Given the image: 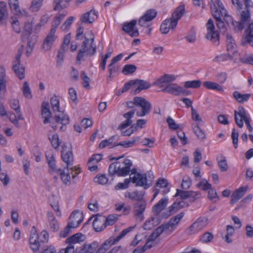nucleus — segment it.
<instances>
[{
    "mask_svg": "<svg viewBox=\"0 0 253 253\" xmlns=\"http://www.w3.org/2000/svg\"><path fill=\"white\" fill-rule=\"evenodd\" d=\"M157 12L154 9H150L148 10L143 16L148 21L152 20L157 15Z\"/></svg>",
    "mask_w": 253,
    "mask_h": 253,
    "instance_id": "nucleus-51",
    "label": "nucleus"
},
{
    "mask_svg": "<svg viewBox=\"0 0 253 253\" xmlns=\"http://www.w3.org/2000/svg\"><path fill=\"white\" fill-rule=\"evenodd\" d=\"M116 243V242L114 239V237H111L108 239L106 240L101 246L105 249V250L107 251L111 246Z\"/></svg>",
    "mask_w": 253,
    "mask_h": 253,
    "instance_id": "nucleus-54",
    "label": "nucleus"
},
{
    "mask_svg": "<svg viewBox=\"0 0 253 253\" xmlns=\"http://www.w3.org/2000/svg\"><path fill=\"white\" fill-rule=\"evenodd\" d=\"M50 104L51 105L52 110L54 112H56L59 111V100L58 99L57 96L54 95L50 100Z\"/></svg>",
    "mask_w": 253,
    "mask_h": 253,
    "instance_id": "nucleus-43",
    "label": "nucleus"
},
{
    "mask_svg": "<svg viewBox=\"0 0 253 253\" xmlns=\"http://www.w3.org/2000/svg\"><path fill=\"white\" fill-rule=\"evenodd\" d=\"M8 17V13L6 3L0 2V25L5 26Z\"/></svg>",
    "mask_w": 253,
    "mask_h": 253,
    "instance_id": "nucleus-26",
    "label": "nucleus"
},
{
    "mask_svg": "<svg viewBox=\"0 0 253 253\" xmlns=\"http://www.w3.org/2000/svg\"><path fill=\"white\" fill-rule=\"evenodd\" d=\"M32 30V24L31 22H27L25 23L24 26V31L22 33V41L26 40L31 35Z\"/></svg>",
    "mask_w": 253,
    "mask_h": 253,
    "instance_id": "nucleus-37",
    "label": "nucleus"
},
{
    "mask_svg": "<svg viewBox=\"0 0 253 253\" xmlns=\"http://www.w3.org/2000/svg\"><path fill=\"white\" fill-rule=\"evenodd\" d=\"M137 23L136 20H132L128 23H124L123 26V30L131 37H138L139 32L138 29L135 28Z\"/></svg>",
    "mask_w": 253,
    "mask_h": 253,
    "instance_id": "nucleus-18",
    "label": "nucleus"
},
{
    "mask_svg": "<svg viewBox=\"0 0 253 253\" xmlns=\"http://www.w3.org/2000/svg\"><path fill=\"white\" fill-rule=\"evenodd\" d=\"M239 133L237 131L235 128H233L232 130L231 138L232 139V143L235 148L238 147Z\"/></svg>",
    "mask_w": 253,
    "mask_h": 253,
    "instance_id": "nucleus-53",
    "label": "nucleus"
},
{
    "mask_svg": "<svg viewBox=\"0 0 253 253\" xmlns=\"http://www.w3.org/2000/svg\"><path fill=\"white\" fill-rule=\"evenodd\" d=\"M132 162L130 160H124L122 163L117 161L109 166V174L110 175L116 174L118 176H125L129 174Z\"/></svg>",
    "mask_w": 253,
    "mask_h": 253,
    "instance_id": "nucleus-5",
    "label": "nucleus"
},
{
    "mask_svg": "<svg viewBox=\"0 0 253 253\" xmlns=\"http://www.w3.org/2000/svg\"><path fill=\"white\" fill-rule=\"evenodd\" d=\"M233 97L239 103L247 101L249 99L251 95L250 94H242L238 91H234L233 94Z\"/></svg>",
    "mask_w": 253,
    "mask_h": 253,
    "instance_id": "nucleus-36",
    "label": "nucleus"
},
{
    "mask_svg": "<svg viewBox=\"0 0 253 253\" xmlns=\"http://www.w3.org/2000/svg\"><path fill=\"white\" fill-rule=\"evenodd\" d=\"M43 0H33L30 9L33 12L38 11L41 7Z\"/></svg>",
    "mask_w": 253,
    "mask_h": 253,
    "instance_id": "nucleus-48",
    "label": "nucleus"
},
{
    "mask_svg": "<svg viewBox=\"0 0 253 253\" xmlns=\"http://www.w3.org/2000/svg\"><path fill=\"white\" fill-rule=\"evenodd\" d=\"M48 238L49 235L46 230L42 231L39 236L37 233L36 227L33 226L31 231L29 239L31 248L33 252L35 253L39 250L40 247L39 239L41 242L46 243L48 241Z\"/></svg>",
    "mask_w": 253,
    "mask_h": 253,
    "instance_id": "nucleus-6",
    "label": "nucleus"
},
{
    "mask_svg": "<svg viewBox=\"0 0 253 253\" xmlns=\"http://www.w3.org/2000/svg\"><path fill=\"white\" fill-rule=\"evenodd\" d=\"M85 237L84 235L80 233H76L71 237L68 238L66 240V243L76 248L77 246H79L81 242H83L85 240Z\"/></svg>",
    "mask_w": 253,
    "mask_h": 253,
    "instance_id": "nucleus-22",
    "label": "nucleus"
},
{
    "mask_svg": "<svg viewBox=\"0 0 253 253\" xmlns=\"http://www.w3.org/2000/svg\"><path fill=\"white\" fill-rule=\"evenodd\" d=\"M130 178L132 183L136 184V186H142L146 189L151 186L154 176L152 172L150 171L146 174L137 173L136 175L130 177Z\"/></svg>",
    "mask_w": 253,
    "mask_h": 253,
    "instance_id": "nucleus-8",
    "label": "nucleus"
},
{
    "mask_svg": "<svg viewBox=\"0 0 253 253\" xmlns=\"http://www.w3.org/2000/svg\"><path fill=\"white\" fill-rule=\"evenodd\" d=\"M183 202H179L178 203H174L169 208V211L166 212L162 213L163 218H166L170 216L173 213L177 211L179 209L182 208L184 206Z\"/></svg>",
    "mask_w": 253,
    "mask_h": 253,
    "instance_id": "nucleus-28",
    "label": "nucleus"
},
{
    "mask_svg": "<svg viewBox=\"0 0 253 253\" xmlns=\"http://www.w3.org/2000/svg\"><path fill=\"white\" fill-rule=\"evenodd\" d=\"M213 238V236L211 233L206 232L201 237L200 241L203 243H208L211 242Z\"/></svg>",
    "mask_w": 253,
    "mask_h": 253,
    "instance_id": "nucleus-63",
    "label": "nucleus"
},
{
    "mask_svg": "<svg viewBox=\"0 0 253 253\" xmlns=\"http://www.w3.org/2000/svg\"><path fill=\"white\" fill-rule=\"evenodd\" d=\"M74 19V17H72V16L69 17L62 25L61 27V29L63 31L68 30L69 29L70 25L73 23Z\"/></svg>",
    "mask_w": 253,
    "mask_h": 253,
    "instance_id": "nucleus-58",
    "label": "nucleus"
},
{
    "mask_svg": "<svg viewBox=\"0 0 253 253\" xmlns=\"http://www.w3.org/2000/svg\"><path fill=\"white\" fill-rule=\"evenodd\" d=\"M225 38L226 40V47L228 52L234 54L236 50L235 42L232 36L227 33L225 34Z\"/></svg>",
    "mask_w": 253,
    "mask_h": 253,
    "instance_id": "nucleus-30",
    "label": "nucleus"
},
{
    "mask_svg": "<svg viewBox=\"0 0 253 253\" xmlns=\"http://www.w3.org/2000/svg\"><path fill=\"white\" fill-rule=\"evenodd\" d=\"M126 107L131 110L124 114L123 116L126 120L119 126L121 129L131 124L132 122L131 119L133 117L135 112L138 117H143L149 114L152 108L151 103L141 97H135L132 101L127 102Z\"/></svg>",
    "mask_w": 253,
    "mask_h": 253,
    "instance_id": "nucleus-1",
    "label": "nucleus"
},
{
    "mask_svg": "<svg viewBox=\"0 0 253 253\" xmlns=\"http://www.w3.org/2000/svg\"><path fill=\"white\" fill-rule=\"evenodd\" d=\"M189 195V201L191 202L195 201V200L200 198L201 197V193L198 191H190Z\"/></svg>",
    "mask_w": 253,
    "mask_h": 253,
    "instance_id": "nucleus-59",
    "label": "nucleus"
},
{
    "mask_svg": "<svg viewBox=\"0 0 253 253\" xmlns=\"http://www.w3.org/2000/svg\"><path fill=\"white\" fill-rule=\"evenodd\" d=\"M201 82L198 80L186 81L184 83V87L197 88L201 86Z\"/></svg>",
    "mask_w": 253,
    "mask_h": 253,
    "instance_id": "nucleus-41",
    "label": "nucleus"
},
{
    "mask_svg": "<svg viewBox=\"0 0 253 253\" xmlns=\"http://www.w3.org/2000/svg\"><path fill=\"white\" fill-rule=\"evenodd\" d=\"M215 4L218 9L220 17L223 18L224 21L227 25L236 32L241 31L244 29V26L242 22L234 20L232 17L228 14L226 9L224 8L220 0H211Z\"/></svg>",
    "mask_w": 253,
    "mask_h": 253,
    "instance_id": "nucleus-3",
    "label": "nucleus"
},
{
    "mask_svg": "<svg viewBox=\"0 0 253 253\" xmlns=\"http://www.w3.org/2000/svg\"><path fill=\"white\" fill-rule=\"evenodd\" d=\"M175 80L176 77L174 75L165 74L157 79L153 83V85L162 87L166 84H171L170 83L174 81Z\"/></svg>",
    "mask_w": 253,
    "mask_h": 253,
    "instance_id": "nucleus-21",
    "label": "nucleus"
},
{
    "mask_svg": "<svg viewBox=\"0 0 253 253\" xmlns=\"http://www.w3.org/2000/svg\"><path fill=\"white\" fill-rule=\"evenodd\" d=\"M241 44L243 45L250 44L253 46V22L250 23L245 30L241 40Z\"/></svg>",
    "mask_w": 253,
    "mask_h": 253,
    "instance_id": "nucleus-16",
    "label": "nucleus"
},
{
    "mask_svg": "<svg viewBox=\"0 0 253 253\" xmlns=\"http://www.w3.org/2000/svg\"><path fill=\"white\" fill-rule=\"evenodd\" d=\"M49 139L53 147H54L55 149H57L60 144L58 134H55L52 135L51 138L49 137Z\"/></svg>",
    "mask_w": 253,
    "mask_h": 253,
    "instance_id": "nucleus-61",
    "label": "nucleus"
},
{
    "mask_svg": "<svg viewBox=\"0 0 253 253\" xmlns=\"http://www.w3.org/2000/svg\"><path fill=\"white\" fill-rule=\"evenodd\" d=\"M181 87V86L176 84H169L162 89V91L175 96H179Z\"/></svg>",
    "mask_w": 253,
    "mask_h": 253,
    "instance_id": "nucleus-25",
    "label": "nucleus"
},
{
    "mask_svg": "<svg viewBox=\"0 0 253 253\" xmlns=\"http://www.w3.org/2000/svg\"><path fill=\"white\" fill-rule=\"evenodd\" d=\"M204 87L208 89H212L222 92L223 91L222 87L218 84L211 81H206L203 83Z\"/></svg>",
    "mask_w": 253,
    "mask_h": 253,
    "instance_id": "nucleus-33",
    "label": "nucleus"
},
{
    "mask_svg": "<svg viewBox=\"0 0 253 253\" xmlns=\"http://www.w3.org/2000/svg\"><path fill=\"white\" fill-rule=\"evenodd\" d=\"M210 8L212 16L216 20V25L220 32L223 34H225L226 32V27L224 21L221 19L218 13V9L212 1L210 3Z\"/></svg>",
    "mask_w": 253,
    "mask_h": 253,
    "instance_id": "nucleus-13",
    "label": "nucleus"
},
{
    "mask_svg": "<svg viewBox=\"0 0 253 253\" xmlns=\"http://www.w3.org/2000/svg\"><path fill=\"white\" fill-rule=\"evenodd\" d=\"M139 140H140V137L138 136L135 138H133L132 140L120 142L117 144H115L114 146H122L125 148L130 147L133 146L135 144V142L136 141H138Z\"/></svg>",
    "mask_w": 253,
    "mask_h": 253,
    "instance_id": "nucleus-38",
    "label": "nucleus"
},
{
    "mask_svg": "<svg viewBox=\"0 0 253 253\" xmlns=\"http://www.w3.org/2000/svg\"><path fill=\"white\" fill-rule=\"evenodd\" d=\"M81 78L83 80V85L86 88H89L90 79L87 76L84 71H82L81 73Z\"/></svg>",
    "mask_w": 253,
    "mask_h": 253,
    "instance_id": "nucleus-49",
    "label": "nucleus"
},
{
    "mask_svg": "<svg viewBox=\"0 0 253 253\" xmlns=\"http://www.w3.org/2000/svg\"><path fill=\"white\" fill-rule=\"evenodd\" d=\"M167 123L168 124L169 128L172 130H176L179 128V126L176 124L174 120L169 116L167 119Z\"/></svg>",
    "mask_w": 253,
    "mask_h": 253,
    "instance_id": "nucleus-55",
    "label": "nucleus"
},
{
    "mask_svg": "<svg viewBox=\"0 0 253 253\" xmlns=\"http://www.w3.org/2000/svg\"><path fill=\"white\" fill-rule=\"evenodd\" d=\"M208 33L206 38L211 41L215 45H218L219 42V36L218 32L214 30L215 27L213 21L211 19H209L206 24Z\"/></svg>",
    "mask_w": 253,
    "mask_h": 253,
    "instance_id": "nucleus-12",
    "label": "nucleus"
},
{
    "mask_svg": "<svg viewBox=\"0 0 253 253\" xmlns=\"http://www.w3.org/2000/svg\"><path fill=\"white\" fill-rule=\"evenodd\" d=\"M98 247V244L97 242L89 244H84L76 247V253H93Z\"/></svg>",
    "mask_w": 253,
    "mask_h": 253,
    "instance_id": "nucleus-20",
    "label": "nucleus"
},
{
    "mask_svg": "<svg viewBox=\"0 0 253 253\" xmlns=\"http://www.w3.org/2000/svg\"><path fill=\"white\" fill-rule=\"evenodd\" d=\"M130 182V178H126L124 183H118L115 186V189H126L127 188L128 184Z\"/></svg>",
    "mask_w": 253,
    "mask_h": 253,
    "instance_id": "nucleus-57",
    "label": "nucleus"
},
{
    "mask_svg": "<svg viewBox=\"0 0 253 253\" xmlns=\"http://www.w3.org/2000/svg\"><path fill=\"white\" fill-rule=\"evenodd\" d=\"M191 185V180L190 177L187 176L182 179L181 187L183 189H188Z\"/></svg>",
    "mask_w": 253,
    "mask_h": 253,
    "instance_id": "nucleus-62",
    "label": "nucleus"
},
{
    "mask_svg": "<svg viewBox=\"0 0 253 253\" xmlns=\"http://www.w3.org/2000/svg\"><path fill=\"white\" fill-rule=\"evenodd\" d=\"M208 221L207 217H200L185 230L186 234L191 235L197 233L207 226Z\"/></svg>",
    "mask_w": 253,
    "mask_h": 253,
    "instance_id": "nucleus-11",
    "label": "nucleus"
},
{
    "mask_svg": "<svg viewBox=\"0 0 253 253\" xmlns=\"http://www.w3.org/2000/svg\"><path fill=\"white\" fill-rule=\"evenodd\" d=\"M90 39L85 37L84 41L82 43L81 49L78 51L77 57L76 62L77 64H80L81 60H84V57L90 56H93L96 52V47L93 43L94 37L92 33H90Z\"/></svg>",
    "mask_w": 253,
    "mask_h": 253,
    "instance_id": "nucleus-2",
    "label": "nucleus"
},
{
    "mask_svg": "<svg viewBox=\"0 0 253 253\" xmlns=\"http://www.w3.org/2000/svg\"><path fill=\"white\" fill-rule=\"evenodd\" d=\"M71 0H54V10H59L64 9L68 6V2Z\"/></svg>",
    "mask_w": 253,
    "mask_h": 253,
    "instance_id": "nucleus-34",
    "label": "nucleus"
},
{
    "mask_svg": "<svg viewBox=\"0 0 253 253\" xmlns=\"http://www.w3.org/2000/svg\"><path fill=\"white\" fill-rule=\"evenodd\" d=\"M185 12L184 5L177 7L172 13L170 19H167L163 21L160 26V31L162 34H166L170 29H174L177 24L178 21L181 18Z\"/></svg>",
    "mask_w": 253,
    "mask_h": 253,
    "instance_id": "nucleus-4",
    "label": "nucleus"
},
{
    "mask_svg": "<svg viewBox=\"0 0 253 253\" xmlns=\"http://www.w3.org/2000/svg\"><path fill=\"white\" fill-rule=\"evenodd\" d=\"M247 190V187H241L236 189L231 195V199L230 203L231 205H234L238 200L242 198L245 194Z\"/></svg>",
    "mask_w": 253,
    "mask_h": 253,
    "instance_id": "nucleus-24",
    "label": "nucleus"
},
{
    "mask_svg": "<svg viewBox=\"0 0 253 253\" xmlns=\"http://www.w3.org/2000/svg\"><path fill=\"white\" fill-rule=\"evenodd\" d=\"M46 161L50 169L54 171L56 170L55 159L53 154L46 155Z\"/></svg>",
    "mask_w": 253,
    "mask_h": 253,
    "instance_id": "nucleus-39",
    "label": "nucleus"
},
{
    "mask_svg": "<svg viewBox=\"0 0 253 253\" xmlns=\"http://www.w3.org/2000/svg\"><path fill=\"white\" fill-rule=\"evenodd\" d=\"M61 158L62 161L67 165V170H69V169H70L72 171L74 170L76 171L75 174H73V177H75L80 172V171H78L80 169L79 168L72 167L74 162V157L71 146H63L62 150L61 151Z\"/></svg>",
    "mask_w": 253,
    "mask_h": 253,
    "instance_id": "nucleus-7",
    "label": "nucleus"
},
{
    "mask_svg": "<svg viewBox=\"0 0 253 253\" xmlns=\"http://www.w3.org/2000/svg\"><path fill=\"white\" fill-rule=\"evenodd\" d=\"M136 67L132 64H126L124 66L122 72L124 74L126 75L131 74L136 71Z\"/></svg>",
    "mask_w": 253,
    "mask_h": 253,
    "instance_id": "nucleus-46",
    "label": "nucleus"
},
{
    "mask_svg": "<svg viewBox=\"0 0 253 253\" xmlns=\"http://www.w3.org/2000/svg\"><path fill=\"white\" fill-rule=\"evenodd\" d=\"M23 49V45H21L13 62L12 66V69L15 75L20 80H22L25 77V68L20 64V58Z\"/></svg>",
    "mask_w": 253,
    "mask_h": 253,
    "instance_id": "nucleus-10",
    "label": "nucleus"
},
{
    "mask_svg": "<svg viewBox=\"0 0 253 253\" xmlns=\"http://www.w3.org/2000/svg\"><path fill=\"white\" fill-rule=\"evenodd\" d=\"M168 199L167 198H162L153 207L152 211L156 215H158L165 209L168 204Z\"/></svg>",
    "mask_w": 253,
    "mask_h": 253,
    "instance_id": "nucleus-29",
    "label": "nucleus"
},
{
    "mask_svg": "<svg viewBox=\"0 0 253 253\" xmlns=\"http://www.w3.org/2000/svg\"><path fill=\"white\" fill-rule=\"evenodd\" d=\"M70 218L73 219L74 220L69 223L66 226L71 230L78 227L84 219V215L82 212L79 211H74L71 214Z\"/></svg>",
    "mask_w": 253,
    "mask_h": 253,
    "instance_id": "nucleus-19",
    "label": "nucleus"
},
{
    "mask_svg": "<svg viewBox=\"0 0 253 253\" xmlns=\"http://www.w3.org/2000/svg\"><path fill=\"white\" fill-rule=\"evenodd\" d=\"M193 130L198 138L202 140L206 138L205 134L198 125L193 127Z\"/></svg>",
    "mask_w": 253,
    "mask_h": 253,
    "instance_id": "nucleus-50",
    "label": "nucleus"
},
{
    "mask_svg": "<svg viewBox=\"0 0 253 253\" xmlns=\"http://www.w3.org/2000/svg\"><path fill=\"white\" fill-rule=\"evenodd\" d=\"M98 214L96 215L93 221V226L96 231H100L103 230L107 226L113 225L117 220L118 216L116 214H110L105 219L103 226L101 227H98V222L101 221L98 218Z\"/></svg>",
    "mask_w": 253,
    "mask_h": 253,
    "instance_id": "nucleus-14",
    "label": "nucleus"
},
{
    "mask_svg": "<svg viewBox=\"0 0 253 253\" xmlns=\"http://www.w3.org/2000/svg\"><path fill=\"white\" fill-rule=\"evenodd\" d=\"M9 5L12 12L14 14H17L20 12L18 0H11L9 1Z\"/></svg>",
    "mask_w": 253,
    "mask_h": 253,
    "instance_id": "nucleus-47",
    "label": "nucleus"
},
{
    "mask_svg": "<svg viewBox=\"0 0 253 253\" xmlns=\"http://www.w3.org/2000/svg\"><path fill=\"white\" fill-rule=\"evenodd\" d=\"M58 114L55 115L54 119L57 123L61 124L63 126H66L70 122L69 117L65 114L63 112L57 111Z\"/></svg>",
    "mask_w": 253,
    "mask_h": 253,
    "instance_id": "nucleus-31",
    "label": "nucleus"
},
{
    "mask_svg": "<svg viewBox=\"0 0 253 253\" xmlns=\"http://www.w3.org/2000/svg\"><path fill=\"white\" fill-rule=\"evenodd\" d=\"M218 166L221 171H226L228 169V165L225 157H223L222 159L218 161Z\"/></svg>",
    "mask_w": 253,
    "mask_h": 253,
    "instance_id": "nucleus-60",
    "label": "nucleus"
},
{
    "mask_svg": "<svg viewBox=\"0 0 253 253\" xmlns=\"http://www.w3.org/2000/svg\"><path fill=\"white\" fill-rule=\"evenodd\" d=\"M65 15V14H59L56 15L54 18L51 29H54L55 31H56L57 27L60 24Z\"/></svg>",
    "mask_w": 253,
    "mask_h": 253,
    "instance_id": "nucleus-42",
    "label": "nucleus"
},
{
    "mask_svg": "<svg viewBox=\"0 0 253 253\" xmlns=\"http://www.w3.org/2000/svg\"><path fill=\"white\" fill-rule=\"evenodd\" d=\"M22 91L23 95L26 98L28 99H31L32 98L31 89L27 82L24 83Z\"/></svg>",
    "mask_w": 253,
    "mask_h": 253,
    "instance_id": "nucleus-45",
    "label": "nucleus"
},
{
    "mask_svg": "<svg viewBox=\"0 0 253 253\" xmlns=\"http://www.w3.org/2000/svg\"><path fill=\"white\" fill-rule=\"evenodd\" d=\"M234 119L236 124L240 128L243 126L244 120L250 132L253 131V128L250 125V121L247 116L246 111L242 106H239L238 110L234 111Z\"/></svg>",
    "mask_w": 253,
    "mask_h": 253,
    "instance_id": "nucleus-9",
    "label": "nucleus"
},
{
    "mask_svg": "<svg viewBox=\"0 0 253 253\" xmlns=\"http://www.w3.org/2000/svg\"><path fill=\"white\" fill-rule=\"evenodd\" d=\"M147 202L143 200L137 202L133 205V212L135 219L140 221L144 219L143 212L146 209Z\"/></svg>",
    "mask_w": 253,
    "mask_h": 253,
    "instance_id": "nucleus-15",
    "label": "nucleus"
},
{
    "mask_svg": "<svg viewBox=\"0 0 253 253\" xmlns=\"http://www.w3.org/2000/svg\"><path fill=\"white\" fill-rule=\"evenodd\" d=\"M57 172L59 173L62 181L66 185L69 186L71 184V176L69 172H66L64 170L61 169H57Z\"/></svg>",
    "mask_w": 253,
    "mask_h": 253,
    "instance_id": "nucleus-35",
    "label": "nucleus"
},
{
    "mask_svg": "<svg viewBox=\"0 0 253 253\" xmlns=\"http://www.w3.org/2000/svg\"><path fill=\"white\" fill-rule=\"evenodd\" d=\"M184 215V213L183 212L177 214L175 216H173L170 218L169 220V222L171 224L172 226L175 229L181 219L183 218Z\"/></svg>",
    "mask_w": 253,
    "mask_h": 253,
    "instance_id": "nucleus-40",
    "label": "nucleus"
},
{
    "mask_svg": "<svg viewBox=\"0 0 253 253\" xmlns=\"http://www.w3.org/2000/svg\"><path fill=\"white\" fill-rule=\"evenodd\" d=\"M55 33L56 31H55L54 29H51L47 34L42 45V48L44 51L49 50L51 48L53 42L55 41L57 38L55 36Z\"/></svg>",
    "mask_w": 253,
    "mask_h": 253,
    "instance_id": "nucleus-17",
    "label": "nucleus"
},
{
    "mask_svg": "<svg viewBox=\"0 0 253 253\" xmlns=\"http://www.w3.org/2000/svg\"><path fill=\"white\" fill-rule=\"evenodd\" d=\"M125 197L126 198H128L131 200L139 202L143 200L144 193L142 192H139L137 190L132 193L126 191L125 194Z\"/></svg>",
    "mask_w": 253,
    "mask_h": 253,
    "instance_id": "nucleus-32",
    "label": "nucleus"
},
{
    "mask_svg": "<svg viewBox=\"0 0 253 253\" xmlns=\"http://www.w3.org/2000/svg\"><path fill=\"white\" fill-rule=\"evenodd\" d=\"M59 253H76V248L74 245L71 246L68 244L65 249H62L59 251Z\"/></svg>",
    "mask_w": 253,
    "mask_h": 253,
    "instance_id": "nucleus-64",
    "label": "nucleus"
},
{
    "mask_svg": "<svg viewBox=\"0 0 253 253\" xmlns=\"http://www.w3.org/2000/svg\"><path fill=\"white\" fill-rule=\"evenodd\" d=\"M133 81L135 82L134 85L135 87V94H138L141 90L147 89L151 86V84L145 80L136 79L134 80Z\"/></svg>",
    "mask_w": 253,
    "mask_h": 253,
    "instance_id": "nucleus-27",
    "label": "nucleus"
},
{
    "mask_svg": "<svg viewBox=\"0 0 253 253\" xmlns=\"http://www.w3.org/2000/svg\"><path fill=\"white\" fill-rule=\"evenodd\" d=\"M197 187L203 191H207L211 189V185L206 179H203L197 184Z\"/></svg>",
    "mask_w": 253,
    "mask_h": 253,
    "instance_id": "nucleus-44",
    "label": "nucleus"
},
{
    "mask_svg": "<svg viewBox=\"0 0 253 253\" xmlns=\"http://www.w3.org/2000/svg\"><path fill=\"white\" fill-rule=\"evenodd\" d=\"M189 193L190 191H184L180 189H177L175 197L179 196L182 200H185L189 198Z\"/></svg>",
    "mask_w": 253,
    "mask_h": 253,
    "instance_id": "nucleus-52",
    "label": "nucleus"
},
{
    "mask_svg": "<svg viewBox=\"0 0 253 253\" xmlns=\"http://www.w3.org/2000/svg\"><path fill=\"white\" fill-rule=\"evenodd\" d=\"M250 18V12L249 10L243 11L241 14V21L244 26V24Z\"/></svg>",
    "mask_w": 253,
    "mask_h": 253,
    "instance_id": "nucleus-56",
    "label": "nucleus"
},
{
    "mask_svg": "<svg viewBox=\"0 0 253 253\" xmlns=\"http://www.w3.org/2000/svg\"><path fill=\"white\" fill-rule=\"evenodd\" d=\"M97 18V12L94 9L84 14L80 18V21L84 23H92Z\"/></svg>",
    "mask_w": 253,
    "mask_h": 253,
    "instance_id": "nucleus-23",
    "label": "nucleus"
}]
</instances>
